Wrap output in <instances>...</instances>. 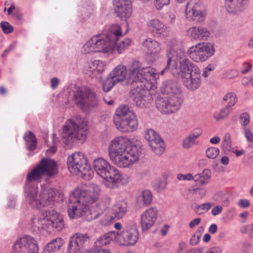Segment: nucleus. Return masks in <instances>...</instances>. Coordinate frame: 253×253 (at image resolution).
Masks as SVG:
<instances>
[{
  "mask_svg": "<svg viewBox=\"0 0 253 253\" xmlns=\"http://www.w3.org/2000/svg\"><path fill=\"white\" fill-rule=\"evenodd\" d=\"M239 122L240 124L244 127H247L246 126L250 122V115L247 113H242L240 115Z\"/></svg>",
  "mask_w": 253,
  "mask_h": 253,
  "instance_id": "nucleus-52",
  "label": "nucleus"
},
{
  "mask_svg": "<svg viewBox=\"0 0 253 253\" xmlns=\"http://www.w3.org/2000/svg\"><path fill=\"white\" fill-rule=\"evenodd\" d=\"M167 185V180L164 178L156 181L154 184L153 187L158 192H160L166 188Z\"/></svg>",
  "mask_w": 253,
  "mask_h": 253,
  "instance_id": "nucleus-50",
  "label": "nucleus"
},
{
  "mask_svg": "<svg viewBox=\"0 0 253 253\" xmlns=\"http://www.w3.org/2000/svg\"><path fill=\"white\" fill-rule=\"evenodd\" d=\"M111 201V198L108 197L100 200L98 198L96 201L90 203L89 207H86L81 217H83L86 220L96 219L108 208Z\"/></svg>",
  "mask_w": 253,
  "mask_h": 253,
  "instance_id": "nucleus-13",
  "label": "nucleus"
},
{
  "mask_svg": "<svg viewBox=\"0 0 253 253\" xmlns=\"http://www.w3.org/2000/svg\"><path fill=\"white\" fill-rule=\"evenodd\" d=\"M39 250L36 240L29 235L16 240L12 247L13 253H38Z\"/></svg>",
  "mask_w": 253,
  "mask_h": 253,
  "instance_id": "nucleus-17",
  "label": "nucleus"
},
{
  "mask_svg": "<svg viewBox=\"0 0 253 253\" xmlns=\"http://www.w3.org/2000/svg\"><path fill=\"white\" fill-rule=\"evenodd\" d=\"M142 46L147 49L148 52H160L161 47L160 43L151 38H147L142 42Z\"/></svg>",
  "mask_w": 253,
  "mask_h": 253,
  "instance_id": "nucleus-33",
  "label": "nucleus"
},
{
  "mask_svg": "<svg viewBox=\"0 0 253 253\" xmlns=\"http://www.w3.org/2000/svg\"><path fill=\"white\" fill-rule=\"evenodd\" d=\"M189 192L199 198H203L206 195L207 191L203 186H196L195 187L190 189Z\"/></svg>",
  "mask_w": 253,
  "mask_h": 253,
  "instance_id": "nucleus-44",
  "label": "nucleus"
},
{
  "mask_svg": "<svg viewBox=\"0 0 253 253\" xmlns=\"http://www.w3.org/2000/svg\"><path fill=\"white\" fill-rule=\"evenodd\" d=\"M196 139L190 134L184 138L182 141V147L184 149H189L196 144Z\"/></svg>",
  "mask_w": 253,
  "mask_h": 253,
  "instance_id": "nucleus-47",
  "label": "nucleus"
},
{
  "mask_svg": "<svg viewBox=\"0 0 253 253\" xmlns=\"http://www.w3.org/2000/svg\"><path fill=\"white\" fill-rule=\"evenodd\" d=\"M241 232L243 233H247L250 238H253V223L243 226L241 229Z\"/></svg>",
  "mask_w": 253,
  "mask_h": 253,
  "instance_id": "nucleus-54",
  "label": "nucleus"
},
{
  "mask_svg": "<svg viewBox=\"0 0 253 253\" xmlns=\"http://www.w3.org/2000/svg\"><path fill=\"white\" fill-rule=\"evenodd\" d=\"M144 137L148 141L149 145H150L152 142H155L161 138L159 134L152 129H148L145 131Z\"/></svg>",
  "mask_w": 253,
  "mask_h": 253,
  "instance_id": "nucleus-40",
  "label": "nucleus"
},
{
  "mask_svg": "<svg viewBox=\"0 0 253 253\" xmlns=\"http://www.w3.org/2000/svg\"><path fill=\"white\" fill-rule=\"evenodd\" d=\"M0 27L4 34H10L13 31V27L8 22L2 21L0 23Z\"/></svg>",
  "mask_w": 253,
  "mask_h": 253,
  "instance_id": "nucleus-53",
  "label": "nucleus"
},
{
  "mask_svg": "<svg viewBox=\"0 0 253 253\" xmlns=\"http://www.w3.org/2000/svg\"><path fill=\"white\" fill-rule=\"evenodd\" d=\"M36 181H29L28 177L25 183V193L27 203L32 208L39 209L51 206L53 203L57 192L51 188L42 189L40 193Z\"/></svg>",
  "mask_w": 253,
  "mask_h": 253,
  "instance_id": "nucleus-5",
  "label": "nucleus"
},
{
  "mask_svg": "<svg viewBox=\"0 0 253 253\" xmlns=\"http://www.w3.org/2000/svg\"><path fill=\"white\" fill-rule=\"evenodd\" d=\"M44 212H43L41 217H35L32 219L31 225L34 231L45 228V224H47V222L46 217H44Z\"/></svg>",
  "mask_w": 253,
  "mask_h": 253,
  "instance_id": "nucleus-37",
  "label": "nucleus"
},
{
  "mask_svg": "<svg viewBox=\"0 0 253 253\" xmlns=\"http://www.w3.org/2000/svg\"><path fill=\"white\" fill-rule=\"evenodd\" d=\"M185 11L188 16H205L207 14L206 8L203 3H192L191 1H187Z\"/></svg>",
  "mask_w": 253,
  "mask_h": 253,
  "instance_id": "nucleus-26",
  "label": "nucleus"
},
{
  "mask_svg": "<svg viewBox=\"0 0 253 253\" xmlns=\"http://www.w3.org/2000/svg\"><path fill=\"white\" fill-rule=\"evenodd\" d=\"M193 176L190 173L186 174L179 173L177 174V178L179 180L191 181L193 180Z\"/></svg>",
  "mask_w": 253,
  "mask_h": 253,
  "instance_id": "nucleus-57",
  "label": "nucleus"
},
{
  "mask_svg": "<svg viewBox=\"0 0 253 253\" xmlns=\"http://www.w3.org/2000/svg\"><path fill=\"white\" fill-rule=\"evenodd\" d=\"M87 133V123L85 120L68 119L62 127V138L66 145H72L78 140L84 141Z\"/></svg>",
  "mask_w": 253,
  "mask_h": 253,
  "instance_id": "nucleus-6",
  "label": "nucleus"
},
{
  "mask_svg": "<svg viewBox=\"0 0 253 253\" xmlns=\"http://www.w3.org/2000/svg\"><path fill=\"white\" fill-rule=\"evenodd\" d=\"M111 201V198L108 197L100 200L98 198L96 201L90 203L89 207H86L81 217H83L86 220L96 219L108 208Z\"/></svg>",
  "mask_w": 253,
  "mask_h": 253,
  "instance_id": "nucleus-14",
  "label": "nucleus"
},
{
  "mask_svg": "<svg viewBox=\"0 0 253 253\" xmlns=\"http://www.w3.org/2000/svg\"><path fill=\"white\" fill-rule=\"evenodd\" d=\"M238 204L239 207L246 208L250 205V202L247 199H241L239 201Z\"/></svg>",
  "mask_w": 253,
  "mask_h": 253,
  "instance_id": "nucleus-62",
  "label": "nucleus"
},
{
  "mask_svg": "<svg viewBox=\"0 0 253 253\" xmlns=\"http://www.w3.org/2000/svg\"><path fill=\"white\" fill-rule=\"evenodd\" d=\"M214 204L210 203H206L204 204H202L200 206H198L196 207V209L197 210L196 211V212L200 214L201 212H199L198 210H202L205 211H208L210 209L211 206H213Z\"/></svg>",
  "mask_w": 253,
  "mask_h": 253,
  "instance_id": "nucleus-56",
  "label": "nucleus"
},
{
  "mask_svg": "<svg viewBox=\"0 0 253 253\" xmlns=\"http://www.w3.org/2000/svg\"><path fill=\"white\" fill-rule=\"evenodd\" d=\"M149 146L152 151L158 155L163 154L165 150V143L162 138L155 142H152Z\"/></svg>",
  "mask_w": 253,
  "mask_h": 253,
  "instance_id": "nucleus-38",
  "label": "nucleus"
},
{
  "mask_svg": "<svg viewBox=\"0 0 253 253\" xmlns=\"http://www.w3.org/2000/svg\"><path fill=\"white\" fill-rule=\"evenodd\" d=\"M160 52H148L146 56L147 61L150 64H153L160 57Z\"/></svg>",
  "mask_w": 253,
  "mask_h": 253,
  "instance_id": "nucleus-51",
  "label": "nucleus"
},
{
  "mask_svg": "<svg viewBox=\"0 0 253 253\" xmlns=\"http://www.w3.org/2000/svg\"><path fill=\"white\" fill-rule=\"evenodd\" d=\"M118 232L117 244L122 246H132L136 244L139 233L135 224L127 225L123 228L122 231Z\"/></svg>",
  "mask_w": 253,
  "mask_h": 253,
  "instance_id": "nucleus-18",
  "label": "nucleus"
},
{
  "mask_svg": "<svg viewBox=\"0 0 253 253\" xmlns=\"http://www.w3.org/2000/svg\"><path fill=\"white\" fill-rule=\"evenodd\" d=\"M167 66L171 67L183 75L192 70L193 67H198L192 63L187 57L186 53L181 49L170 47L167 53Z\"/></svg>",
  "mask_w": 253,
  "mask_h": 253,
  "instance_id": "nucleus-11",
  "label": "nucleus"
},
{
  "mask_svg": "<svg viewBox=\"0 0 253 253\" xmlns=\"http://www.w3.org/2000/svg\"><path fill=\"white\" fill-rule=\"evenodd\" d=\"M140 198L142 199L143 204L147 205L150 204L152 202V195L149 190H146L142 192Z\"/></svg>",
  "mask_w": 253,
  "mask_h": 253,
  "instance_id": "nucleus-48",
  "label": "nucleus"
},
{
  "mask_svg": "<svg viewBox=\"0 0 253 253\" xmlns=\"http://www.w3.org/2000/svg\"><path fill=\"white\" fill-rule=\"evenodd\" d=\"M149 26L153 31H156L158 33H162L165 31V26L158 19H154L150 21Z\"/></svg>",
  "mask_w": 253,
  "mask_h": 253,
  "instance_id": "nucleus-41",
  "label": "nucleus"
},
{
  "mask_svg": "<svg viewBox=\"0 0 253 253\" xmlns=\"http://www.w3.org/2000/svg\"><path fill=\"white\" fill-rule=\"evenodd\" d=\"M211 178V171L209 169H204L202 172L196 173L193 176L195 186H205L209 183Z\"/></svg>",
  "mask_w": 253,
  "mask_h": 253,
  "instance_id": "nucleus-31",
  "label": "nucleus"
},
{
  "mask_svg": "<svg viewBox=\"0 0 253 253\" xmlns=\"http://www.w3.org/2000/svg\"><path fill=\"white\" fill-rule=\"evenodd\" d=\"M122 36L121 27L118 25H113L106 33L96 35L88 40L83 46L81 52L83 54L94 52L112 54L115 52L117 41Z\"/></svg>",
  "mask_w": 253,
  "mask_h": 253,
  "instance_id": "nucleus-3",
  "label": "nucleus"
},
{
  "mask_svg": "<svg viewBox=\"0 0 253 253\" xmlns=\"http://www.w3.org/2000/svg\"><path fill=\"white\" fill-rule=\"evenodd\" d=\"M118 237V231H109L100 236L95 242V248H101L104 245H107L111 243V241H115L117 244Z\"/></svg>",
  "mask_w": 253,
  "mask_h": 253,
  "instance_id": "nucleus-28",
  "label": "nucleus"
},
{
  "mask_svg": "<svg viewBox=\"0 0 253 253\" xmlns=\"http://www.w3.org/2000/svg\"><path fill=\"white\" fill-rule=\"evenodd\" d=\"M182 103L183 97L168 96L158 98L156 105L158 110L161 113L169 114L179 110Z\"/></svg>",
  "mask_w": 253,
  "mask_h": 253,
  "instance_id": "nucleus-15",
  "label": "nucleus"
},
{
  "mask_svg": "<svg viewBox=\"0 0 253 253\" xmlns=\"http://www.w3.org/2000/svg\"><path fill=\"white\" fill-rule=\"evenodd\" d=\"M24 139L26 143L27 148L30 151L34 150L37 144V140L35 135L29 131L25 133Z\"/></svg>",
  "mask_w": 253,
  "mask_h": 253,
  "instance_id": "nucleus-36",
  "label": "nucleus"
},
{
  "mask_svg": "<svg viewBox=\"0 0 253 253\" xmlns=\"http://www.w3.org/2000/svg\"><path fill=\"white\" fill-rule=\"evenodd\" d=\"M161 92L168 96L183 97L182 91L180 85L175 81L171 80L164 82L161 87Z\"/></svg>",
  "mask_w": 253,
  "mask_h": 253,
  "instance_id": "nucleus-23",
  "label": "nucleus"
},
{
  "mask_svg": "<svg viewBox=\"0 0 253 253\" xmlns=\"http://www.w3.org/2000/svg\"><path fill=\"white\" fill-rule=\"evenodd\" d=\"M58 173L57 163L53 160L44 158L27 174L29 181H41L44 176L55 177Z\"/></svg>",
  "mask_w": 253,
  "mask_h": 253,
  "instance_id": "nucleus-10",
  "label": "nucleus"
},
{
  "mask_svg": "<svg viewBox=\"0 0 253 253\" xmlns=\"http://www.w3.org/2000/svg\"><path fill=\"white\" fill-rule=\"evenodd\" d=\"M244 134L248 141L253 143V133L251 129L247 127H243Z\"/></svg>",
  "mask_w": 253,
  "mask_h": 253,
  "instance_id": "nucleus-55",
  "label": "nucleus"
},
{
  "mask_svg": "<svg viewBox=\"0 0 253 253\" xmlns=\"http://www.w3.org/2000/svg\"><path fill=\"white\" fill-rule=\"evenodd\" d=\"M102 178L104 180L105 186L112 189L126 184L129 181V178L126 174L123 173L114 167H112Z\"/></svg>",
  "mask_w": 253,
  "mask_h": 253,
  "instance_id": "nucleus-16",
  "label": "nucleus"
},
{
  "mask_svg": "<svg viewBox=\"0 0 253 253\" xmlns=\"http://www.w3.org/2000/svg\"><path fill=\"white\" fill-rule=\"evenodd\" d=\"M119 40V39L117 41L115 44V51L116 50L119 53H122L130 46L131 43V40L127 38L118 42Z\"/></svg>",
  "mask_w": 253,
  "mask_h": 253,
  "instance_id": "nucleus-39",
  "label": "nucleus"
},
{
  "mask_svg": "<svg viewBox=\"0 0 253 253\" xmlns=\"http://www.w3.org/2000/svg\"><path fill=\"white\" fill-rule=\"evenodd\" d=\"M214 67L212 64H209L206 68H204L203 73V76L206 78L209 75V72L214 70Z\"/></svg>",
  "mask_w": 253,
  "mask_h": 253,
  "instance_id": "nucleus-59",
  "label": "nucleus"
},
{
  "mask_svg": "<svg viewBox=\"0 0 253 253\" xmlns=\"http://www.w3.org/2000/svg\"><path fill=\"white\" fill-rule=\"evenodd\" d=\"M188 33L192 39L198 40H207L210 35V31L202 27H193L189 29Z\"/></svg>",
  "mask_w": 253,
  "mask_h": 253,
  "instance_id": "nucleus-30",
  "label": "nucleus"
},
{
  "mask_svg": "<svg viewBox=\"0 0 253 253\" xmlns=\"http://www.w3.org/2000/svg\"><path fill=\"white\" fill-rule=\"evenodd\" d=\"M126 209L127 204L126 202L121 201L117 202L112 208L111 219L122 218L126 213Z\"/></svg>",
  "mask_w": 253,
  "mask_h": 253,
  "instance_id": "nucleus-32",
  "label": "nucleus"
},
{
  "mask_svg": "<svg viewBox=\"0 0 253 253\" xmlns=\"http://www.w3.org/2000/svg\"><path fill=\"white\" fill-rule=\"evenodd\" d=\"M93 167L96 173L101 178L105 176L107 172L113 166L106 159L98 157L93 161Z\"/></svg>",
  "mask_w": 253,
  "mask_h": 253,
  "instance_id": "nucleus-27",
  "label": "nucleus"
},
{
  "mask_svg": "<svg viewBox=\"0 0 253 253\" xmlns=\"http://www.w3.org/2000/svg\"><path fill=\"white\" fill-rule=\"evenodd\" d=\"M184 86L190 91L197 90L202 84L201 71L198 67H193L192 70L183 75H180Z\"/></svg>",
  "mask_w": 253,
  "mask_h": 253,
  "instance_id": "nucleus-19",
  "label": "nucleus"
},
{
  "mask_svg": "<svg viewBox=\"0 0 253 253\" xmlns=\"http://www.w3.org/2000/svg\"><path fill=\"white\" fill-rule=\"evenodd\" d=\"M202 134V129L199 128H196L192 130L190 135L193 136L196 139H197Z\"/></svg>",
  "mask_w": 253,
  "mask_h": 253,
  "instance_id": "nucleus-61",
  "label": "nucleus"
},
{
  "mask_svg": "<svg viewBox=\"0 0 253 253\" xmlns=\"http://www.w3.org/2000/svg\"><path fill=\"white\" fill-rule=\"evenodd\" d=\"M113 3L117 16H130L132 12L131 0H113Z\"/></svg>",
  "mask_w": 253,
  "mask_h": 253,
  "instance_id": "nucleus-25",
  "label": "nucleus"
},
{
  "mask_svg": "<svg viewBox=\"0 0 253 253\" xmlns=\"http://www.w3.org/2000/svg\"><path fill=\"white\" fill-rule=\"evenodd\" d=\"M64 241L61 238H56L48 243L44 248V251L49 253L57 252L62 247Z\"/></svg>",
  "mask_w": 253,
  "mask_h": 253,
  "instance_id": "nucleus-35",
  "label": "nucleus"
},
{
  "mask_svg": "<svg viewBox=\"0 0 253 253\" xmlns=\"http://www.w3.org/2000/svg\"><path fill=\"white\" fill-rule=\"evenodd\" d=\"M113 120L116 127L122 132H132L138 127L135 115L126 105L121 106L116 110Z\"/></svg>",
  "mask_w": 253,
  "mask_h": 253,
  "instance_id": "nucleus-7",
  "label": "nucleus"
},
{
  "mask_svg": "<svg viewBox=\"0 0 253 253\" xmlns=\"http://www.w3.org/2000/svg\"><path fill=\"white\" fill-rule=\"evenodd\" d=\"M219 153V149L213 147L208 148L206 151L207 157L212 159L216 158L218 155Z\"/></svg>",
  "mask_w": 253,
  "mask_h": 253,
  "instance_id": "nucleus-49",
  "label": "nucleus"
},
{
  "mask_svg": "<svg viewBox=\"0 0 253 253\" xmlns=\"http://www.w3.org/2000/svg\"><path fill=\"white\" fill-rule=\"evenodd\" d=\"M221 147L222 149L226 151H233L232 147V141L231 134L227 132L224 135L223 140L221 142Z\"/></svg>",
  "mask_w": 253,
  "mask_h": 253,
  "instance_id": "nucleus-42",
  "label": "nucleus"
},
{
  "mask_svg": "<svg viewBox=\"0 0 253 253\" xmlns=\"http://www.w3.org/2000/svg\"><path fill=\"white\" fill-rule=\"evenodd\" d=\"M170 0H156L155 6L158 9H161L165 5L169 3Z\"/></svg>",
  "mask_w": 253,
  "mask_h": 253,
  "instance_id": "nucleus-58",
  "label": "nucleus"
},
{
  "mask_svg": "<svg viewBox=\"0 0 253 253\" xmlns=\"http://www.w3.org/2000/svg\"><path fill=\"white\" fill-rule=\"evenodd\" d=\"M74 98L77 106L84 112L93 111L99 104V99L94 91L88 86L79 87L74 92Z\"/></svg>",
  "mask_w": 253,
  "mask_h": 253,
  "instance_id": "nucleus-8",
  "label": "nucleus"
},
{
  "mask_svg": "<svg viewBox=\"0 0 253 253\" xmlns=\"http://www.w3.org/2000/svg\"><path fill=\"white\" fill-rule=\"evenodd\" d=\"M223 100L228 104L227 106H230L232 108L237 102V98L234 93L229 92L224 96Z\"/></svg>",
  "mask_w": 253,
  "mask_h": 253,
  "instance_id": "nucleus-46",
  "label": "nucleus"
},
{
  "mask_svg": "<svg viewBox=\"0 0 253 253\" xmlns=\"http://www.w3.org/2000/svg\"><path fill=\"white\" fill-rule=\"evenodd\" d=\"M111 161L120 168H127L139 160L141 148L131 145L126 137L118 136L112 140L108 147Z\"/></svg>",
  "mask_w": 253,
  "mask_h": 253,
  "instance_id": "nucleus-2",
  "label": "nucleus"
},
{
  "mask_svg": "<svg viewBox=\"0 0 253 253\" xmlns=\"http://www.w3.org/2000/svg\"><path fill=\"white\" fill-rule=\"evenodd\" d=\"M248 0H224V6L228 13L240 14L246 8Z\"/></svg>",
  "mask_w": 253,
  "mask_h": 253,
  "instance_id": "nucleus-24",
  "label": "nucleus"
},
{
  "mask_svg": "<svg viewBox=\"0 0 253 253\" xmlns=\"http://www.w3.org/2000/svg\"><path fill=\"white\" fill-rule=\"evenodd\" d=\"M118 237V231H109L100 236L95 242V248H101L104 245H107L111 243V241H115L117 244Z\"/></svg>",
  "mask_w": 253,
  "mask_h": 253,
  "instance_id": "nucleus-29",
  "label": "nucleus"
},
{
  "mask_svg": "<svg viewBox=\"0 0 253 253\" xmlns=\"http://www.w3.org/2000/svg\"><path fill=\"white\" fill-rule=\"evenodd\" d=\"M223 211V207L221 206L218 205L215 206L211 210V214L213 216H216L220 214Z\"/></svg>",
  "mask_w": 253,
  "mask_h": 253,
  "instance_id": "nucleus-60",
  "label": "nucleus"
},
{
  "mask_svg": "<svg viewBox=\"0 0 253 253\" xmlns=\"http://www.w3.org/2000/svg\"><path fill=\"white\" fill-rule=\"evenodd\" d=\"M224 194L221 191L215 193L213 196V199L216 201H221L223 200Z\"/></svg>",
  "mask_w": 253,
  "mask_h": 253,
  "instance_id": "nucleus-63",
  "label": "nucleus"
},
{
  "mask_svg": "<svg viewBox=\"0 0 253 253\" xmlns=\"http://www.w3.org/2000/svg\"><path fill=\"white\" fill-rule=\"evenodd\" d=\"M201 221V219L200 218H196L192 220L189 224V227L190 228H193L195 226L198 225Z\"/></svg>",
  "mask_w": 253,
  "mask_h": 253,
  "instance_id": "nucleus-64",
  "label": "nucleus"
},
{
  "mask_svg": "<svg viewBox=\"0 0 253 253\" xmlns=\"http://www.w3.org/2000/svg\"><path fill=\"white\" fill-rule=\"evenodd\" d=\"M232 111V108H231L230 106H226L220 110V112L216 113L214 115V118L217 121H220L227 117Z\"/></svg>",
  "mask_w": 253,
  "mask_h": 253,
  "instance_id": "nucleus-43",
  "label": "nucleus"
},
{
  "mask_svg": "<svg viewBox=\"0 0 253 253\" xmlns=\"http://www.w3.org/2000/svg\"><path fill=\"white\" fill-rule=\"evenodd\" d=\"M101 192L100 187L95 184H91L87 189H75L70 196L68 213L71 219L81 217L83 213L90 203L96 201Z\"/></svg>",
  "mask_w": 253,
  "mask_h": 253,
  "instance_id": "nucleus-4",
  "label": "nucleus"
},
{
  "mask_svg": "<svg viewBox=\"0 0 253 253\" xmlns=\"http://www.w3.org/2000/svg\"><path fill=\"white\" fill-rule=\"evenodd\" d=\"M89 243V238L86 234L76 233L70 238L67 250V253H80L84 252V248Z\"/></svg>",
  "mask_w": 253,
  "mask_h": 253,
  "instance_id": "nucleus-20",
  "label": "nucleus"
},
{
  "mask_svg": "<svg viewBox=\"0 0 253 253\" xmlns=\"http://www.w3.org/2000/svg\"><path fill=\"white\" fill-rule=\"evenodd\" d=\"M44 217H46V223L56 231H61L65 228L62 216L54 210H47L44 212Z\"/></svg>",
  "mask_w": 253,
  "mask_h": 253,
  "instance_id": "nucleus-21",
  "label": "nucleus"
},
{
  "mask_svg": "<svg viewBox=\"0 0 253 253\" xmlns=\"http://www.w3.org/2000/svg\"><path fill=\"white\" fill-rule=\"evenodd\" d=\"M88 72L92 73V75L102 73L105 70V64L101 60H94L88 64Z\"/></svg>",
  "mask_w": 253,
  "mask_h": 253,
  "instance_id": "nucleus-34",
  "label": "nucleus"
},
{
  "mask_svg": "<svg viewBox=\"0 0 253 253\" xmlns=\"http://www.w3.org/2000/svg\"><path fill=\"white\" fill-rule=\"evenodd\" d=\"M215 52L214 44L211 42L198 43L190 47L187 54L190 58L196 62H203L214 55Z\"/></svg>",
  "mask_w": 253,
  "mask_h": 253,
  "instance_id": "nucleus-12",
  "label": "nucleus"
},
{
  "mask_svg": "<svg viewBox=\"0 0 253 253\" xmlns=\"http://www.w3.org/2000/svg\"><path fill=\"white\" fill-rule=\"evenodd\" d=\"M117 83L126 78L128 83L132 85V97L136 105L143 107L153 100L150 91L146 87L145 82L155 84L159 79V74L151 67H142L138 60L132 61L129 65L128 76L126 69L124 65L117 66L109 74Z\"/></svg>",
  "mask_w": 253,
  "mask_h": 253,
  "instance_id": "nucleus-1",
  "label": "nucleus"
},
{
  "mask_svg": "<svg viewBox=\"0 0 253 253\" xmlns=\"http://www.w3.org/2000/svg\"><path fill=\"white\" fill-rule=\"evenodd\" d=\"M117 83L109 75L103 83V89L105 92L110 91Z\"/></svg>",
  "mask_w": 253,
  "mask_h": 253,
  "instance_id": "nucleus-45",
  "label": "nucleus"
},
{
  "mask_svg": "<svg viewBox=\"0 0 253 253\" xmlns=\"http://www.w3.org/2000/svg\"><path fill=\"white\" fill-rule=\"evenodd\" d=\"M67 165L71 173L81 175L84 179H90L93 176V171L87 158L82 152H76L69 156Z\"/></svg>",
  "mask_w": 253,
  "mask_h": 253,
  "instance_id": "nucleus-9",
  "label": "nucleus"
},
{
  "mask_svg": "<svg viewBox=\"0 0 253 253\" xmlns=\"http://www.w3.org/2000/svg\"><path fill=\"white\" fill-rule=\"evenodd\" d=\"M158 211L156 207L146 210L141 215V226L143 231L149 229L157 220Z\"/></svg>",
  "mask_w": 253,
  "mask_h": 253,
  "instance_id": "nucleus-22",
  "label": "nucleus"
}]
</instances>
